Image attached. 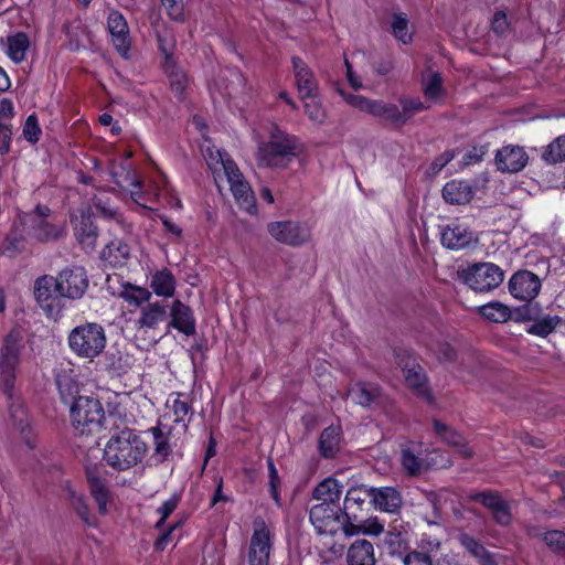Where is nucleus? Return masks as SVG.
I'll return each instance as SVG.
<instances>
[{
	"label": "nucleus",
	"instance_id": "obj_1",
	"mask_svg": "<svg viewBox=\"0 0 565 565\" xmlns=\"http://www.w3.org/2000/svg\"><path fill=\"white\" fill-rule=\"evenodd\" d=\"M267 137L257 142L255 159L260 168L285 169L303 149L297 136L274 122L267 126Z\"/></svg>",
	"mask_w": 565,
	"mask_h": 565
},
{
	"label": "nucleus",
	"instance_id": "obj_2",
	"mask_svg": "<svg viewBox=\"0 0 565 565\" xmlns=\"http://www.w3.org/2000/svg\"><path fill=\"white\" fill-rule=\"evenodd\" d=\"M341 497H330L328 500L316 504L310 510V521L319 534H334L342 530L345 535L355 534L352 516L348 512L349 504L359 503L356 499L344 497L343 507Z\"/></svg>",
	"mask_w": 565,
	"mask_h": 565
},
{
	"label": "nucleus",
	"instance_id": "obj_3",
	"mask_svg": "<svg viewBox=\"0 0 565 565\" xmlns=\"http://www.w3.org/2000/svg\"><path fill=\"white\" fill-rule=\"evenodd\" d=\"M148 451L146 441L134 430L113 435L104 447L105 462L117 470L130 469L142 461Z\"/></svg>",
	"mask_w": 565,
	"mask_h": 565
},
{
	"label": "nucleus",
	"instance_id": "obj_4",
	"mask_svg": "<svg viewBox=\"0 0 565 565\" xmlns=\"http://www.w3.org/2000/svg\"><path fill=\"white\" fill-rule=\"evenodd\" d=\"M107 335L105 328L97 322H84L67 334V347L78 359L94 362L105 351Z\"/></svg>",
	"mask_w": 565,
	"mask_h": 565
},
{
	"label": "nucleus",
	"instance_id": "obj_5",
	"mask_svg": "<svg viewBox=\"0 0 565 565\" xmlns=\"http://www.w3.org/2000/svg\"><path fill=\"white\" fill-rule=\"evenodd\" d=\"M24 350V338L20 330H11L4 338L0 349V390L13 397L15 383Z\"/></svg>",
	"mask_w": 565,
	"mask_h": 565
},
{
	"label": "nucleus",
	"instance_id": "obj_6",
	"mask_svg": "<svg viewBox=\"0 0 565 565\" xmlns=\"http://www.w3.org/2000/svg\"><path fill=\"white\" fill-rule=\"evenodd\" d=\"M401 462L404 470L412 476L420 475L433 468H447L450 458L438 449L425 448L420 443H411L402 450Z\"/></svg>",
	"mask_w": 565,
	"mask_h": 565
},
{
	"label": "nucleus",
	"instance_id": "obj_7",
	"mask_svg": "<svg viewBox=\"0 0 565 565\" xmlns=\"http://www.w3.org/2000/svg\"><path fill=\"white\" fill-rule=\"evenodd\" d=\"M71 420L78 434H93L98 431L105 420L102 403L90 396L75 398L71 407Z\"/></svg>",
	"mask_w": 565,
	"mask_h": 565
},
{
	"label": "nucleus",
	"instance_id": "obj_8",
	"mask_svg": "<svg viewBox=\"0 0 565 565\" xmlns=\"http://www.w3.org/2000/svg\"><path fill=\"white\" fill-rule=\"evenodd\" d=\"M341 96L351 107L362 111L380 121L398 126L399 107L396 104L383 99H372L362 95L347 94L339 90Z\"/></svg>",
	"mask_w": 565,
	"mask_h": 565
},
{
	"label": "nucleus",
	"instance_id": "obj_9",
	"mask_svg": "<svg viewBox=\"0 0 565 565\" xmlns=\"http://www.w3.org/2000/svg\"><path fill=\"white\" fill-rule=\"evenodd\" d=\"M267 232L276 242L292 247L308 244L312 238V228L307 222L275 221L267 224Z\"/></svg>",
	"mask_w": 565,
	"mask_h": 565
},
{
	"label": "nucleus",
	"instance_id": "obj_10",
	"mask_svg": "<svg viewBox=\"0 0 565 565\" xmlns=\"http://www.w3.org/2000/svg\"><path fill=\"white\" fill-rule=\"evenodd\" d=\"M504 271L493 263H481L469 267L465 273V282L475 291L488 292L499 287Z\"/></svg>",
	"mask_w": 565,
	"mask_h": 565
},
{
	"label": "nucleus",
	"instance_id": "obj_11",
	"mask_svg": "<svg viewBox=\"0 0 565 565\" xmlns=\"http://www.w3.org/2000/svg\"><path fill=\"white\" fill-rule=\"evenodd\" d=\"M88 288L86 271L81 266H72L61 270L55 278V291L70 299L81 298Z\"/></svg>",
	"mask_w": 565,
	"mask_h": 565
},
{
	"label": "nucleus",
	"instance_id": "obj_12",
	"mask_svg": "<svg viewBox=\"0 0 565 565\" xmlns=\"http://www.w3.org/2000/svg\"><path fill=\"white\" fill-rule=\"evenodd\" d=\"M270 551L271 539L269 529L262 519H256L249 543L248 564L269 565Z\"/></svg>",
	"mask_w": 565,
	"mask_h": 565
},
{
	"label": "nucleus",
	"instance_id": "obj_13",
	"mask_svg": "<svg viewBox=\"0 0 565 565\" xmlns=\"http://www.w3.org/2000/svg\"><path fill=\"white\" fill-rule=\"evenodd\" d=\"M508 287L513 298L530 302L540 294L542 282L537 275L524 269L511 276Z\"/></svg>",
	"mask_w": 565,
	"mask_h": 565
},
{
	"label": "nucleus",
	"instance_id": "obj_14",
	"mask_svg": "<svg viewBox=\"0 0 565 565\" xmlns=\"http://www.w3.org/2000/svg\"><path fill=\"white\" fill-rule=\"evenodd\" d=\"M230 172L224 175L236 203L249 214L256 212V201L250 185L244 179L237 166H228Z\"/></svg>",
	"mask_w": 565,
	"mask_h": 565
},
{
	"label": "nucleus",
	"instance_id": "obj_15",
	"mask_svg": "<svg viewBox=\"0 0 565 565\" xmlns=\"http://www.w3.org/2000/svg\"><path fill=\"white\" fill-rule=\"evenodd\" d=\"M71 504L81 519L89 526L97 524L96 513L105 515L109 497H71Z\"/></svg>",
	"mask_w": 565,
	"mask_h": 565
},
{
	"label": "nucleus",
	"instance_id": "obj_16",
	"mask_svg": "<svg viewBox=\"0 0 565 565\" xmlns=\"http://www.w3.org/2000/svg\"><path fill=\"white\" fill-rule=\"evenodd\" d=\"M291 63L299 98L306 100L317 97L319 85L312 71L300 57L294 56Z\"/></svg>",
	"mask_w": 565,
	"mask_h": 565
},
{
	"label": "nucleus",
	"instance_id": "obj_17",
	"mask_svg": "<svg viewBox=\"0 0 565 565\" xmlns=\"http://www.w3.org/2000/svg\"><path fill=\"white\" fill-rule=\"evenodd\" d=\"M345 491V494L352 492H367V494H397L396 490L392 488L384 489H366L364 486H356L355 482L344 484L335 477H328L322 480L315 489L313 494H341Z\"/></svg>",
	"mask_w": 565,
	"mask_h": 565
},
{
	"label": "nucleus",
	"instance_id": "obj_18",
	"mask_svg": "<svg viewBox=\"0 0 565 565\" xmlns=\"http://www.w3.org/2000/svg\"><path fill=\"white\" fill-rule=\"evenodd\" d=\"M72 223L75 237L81 246L87 252L94 250L98 238V230L94 225L90 214L81 210L78 214L72 216Z\"/></svg>",
	"mask_w": 565,
	"mask_h": 565
},
{
	"label": "nucleus",
	"instance_id": "obj_19",
	"mask_svg": "<svg viewBox=\"0 0 565 565\" xmlns=\"http://www.w3.org/2000/svg\"><path fill=\"white\" fill-rule=\"evenodd\" d=\"M529 161L525 150L519 146H504L495 154V164L501 172L515 173L521 171Z\"/></svg>",
	"mask_w": 565,
	"mask_h": 565
},
{
	"label": "nucleus",
	"instance_id": "obj_20",
	"mask_svg": "<svg viewBox=\"0 0 565 565\" xmlns=\"http://www.w3.org/2000/svg\"><path fill=\"white\" fill-rule=\"evenodd\" d=\"M107 25L115 49L122 56H127L130 49V35L125 17L119 11H111L108 14Z\"/></svg>",
	"mask_w": 565,
	"mask_h": 565
},
{
	"label": "nucleus",
	"instance_id": "obj_21",
	"mask_svg": "<svg viewBox=\"0 0 565 565\" xmlns=\"http://www.w3.org/2000/svg\"><path fill=\"white\" fill-rule=\"evenodd\" d=\"M167 308V305L160 301L141 307L139 317L135 321L137 333L146 334L150 330H156L166 320Z\"/></svg>",
	"mask_w": 565,
	"mask_h": 565
},
{
	"label": "nucleus",
	"instance_id": "obj_22",
	"mask_svg": "<svg viewBox=\"0 0 565 565\" xmlns=\"http://www.w3.org/2000/svg\"><path fill=\"white\" fill-rule=\"evenodd\" d=\"M50 210L47 207L39 206L36 213L32 216V231L33 235L39 241L57 239L65 233L64 224H51L46 221Z\"/></svg>",
	"mask_w": 565,
	"mask_h": 565
},
{
	"label": "nucleus",
	"instance_id": "obj_23",
	"mask_svg": "<svg viewBox=\"0 0 565 565\" xmlns=\"http://www.w3.org/2000/svg\"><path fill=\"white\" fill-rule=\"evenodd\" d=\"M476 241L475 234L461 224H449L441 232V244L448 249H462Z\"/></svg>",
	"mask_w": 565,
	"mask_h": 565
},
{
	"label": "nucleus",
	"instance_id": "obj_24",
	"mask_svg": "<svg viewBox=\"0 0 565 565\" xmlns=\"http://www.w3.org/2000/svg\"><path fill=\"white\" fill-rule=\"evenodd\" d=\"M169 326L185 335L195 333V318L191 308L180 300H174L170 309Z\"/></svg>",
	"mask_w": 565,
	"mask_h": 565
},
{
	"label": "nucleus",
	"instance_id": "obj_25",
	"mask_svg": "<svg viewBox=\"0 0 565 565\" xmlns=\"http://www.w3.org/2000/svg\"><path fill=\"white\" fill-rule=\"evenodd\" d=\"M403 372L408 387L413 390L417 396L429 401L430 393L423 367L412 360L403 364Z\"/></svg>",
	"mask_w": 565,
	"mask_h": 565
},
{
	"label": "nucleus",
	"instance_id": "obj_26",
	"mask_svg": "<svg viewBox=\"0 0 565 565\" xmlns=\"http://www.w3.org/2000/svg\"><path fill=\"white\" fill-rule=\"evenodd\" d=\"M347 565H376L373 544L364 539L355 540L348 548Z\"/></svg>",
	"mask_w": 565,
	"mask_h": 565
},
{
	"label": "nucleus",
	"instance_id": "obj_27",
	"mask_svg": "<svg viewBox=\"0 0 565 565\" xmlns=\"http://www.w3.org/2000/svg\"><path fill=\"white\" fill-rule=\"evenodd\" d=\"M434 429L439 438L456 448V451L459 456L463 458H471L475 455L473 449L465 441L462 436L451 427L435 419Z\"/></svg>",
	"mask_w": 565,
	"mask_h": 565
},
{
	"label": "nucleus",
	"instance_id": "obj_28",
	"mask_svg": "<svg viewBox=\"0 0 565 565\" xmlns=\"http://www.w3.org/2000/svg\"><path fill=\"white\" fill-rule=\"evenodd\" d=\"M131 258V248L122 239H113L102 250V259L110 267H122Z\"/></svg>",
	"mask_w": 565,
	"mask_h": 565
},
{
	"label": "nucleus",
	"instance_id": "obj_29",
	"mask_svg": "<svg viewBox=\"0 0 565 565\" xmlns=\"http://www.w3.org/2000/svg\"><path fill=\"white\" fill-rule=\"evenodd\" d=\"M387 554L392 557H403L411 552L408 534L397 527L388 530L382 541Z\"/></svg>",
	"mask_w": 565,
	"mask_h": 565
},
{
	"label": "nucleus",
	"instance_id": "obj_30",
	"mask_svg": "<svg viewBox=\"0 0 565 565\" xmlns=\"http://www.w3.org/2000/svg\"><path fill=\"white\" fill-rule=\"evenodd\" d=\"M479 501L483 507L490 510L494 520L501 525H508L511 522V507L503 497H470Z\"/></svg>",
	"mask_w": 565,
	"mask_h": 565
},
{
	"label": "nucleus",
	"instance_id": "obj_31",
	"mask_svg": "<svg viewBox=\"0 0 565 565\" xmlns=\"http://www.w3.org/2000/svg\"><path fill=\"white\" fill-rule=\"evenodd\" d=\"M203 156L209 168L215 174V178H220L221 173L226 175L230 172L228 166H236L235 162L215 146H206L203 149Z\"/></svg>",
	"mask_w": 565,
	"mask_h": 565
},
{
	"label": "nucleus",
	"instance_id": "obj_32",
	"mask_svg": "<svg viewBox=\"0 0 565 565\" xmlns=\"http://www.w3.org/2000/svg\"><path fill=\"white\" fill-rule=\"evenodd\" d=\"M423 92L426 99L433 104H440L445 97L441 75L427 70L422 75Z\"/></svg>",
	"mask_w": 565,
	"mask_h": 565
},
{
	"label": "nucleus",
	"instance_id": "obj_33",
	"mask_svg": "<svg viewBox=\"0 0 565 565\" xmlns=\"http://www.w3.org/2000/svg\"><path fill=\"white\" fill-rule=\"evenodd\" d=\"M443 196L451 204H466L472 198V189L467 181L451 180L445 184Z\"/></svg>",
	"mask_w": 565,
	"mask_h": 565
},
{
	"label": "nucleus",
	"instance_id": "obj_34",
	"mask_svg": "<svg viewBox=\"0 0 565 565\" xmlns=\"http://www.w3.org/2000/svg\"><path fill=\"white\" fill-rule=\"evenodd\" d=\"M150 433L152 434L153 437L156 457H158L160 460H164L171 451V446L169 443L171 435V426L169 425V423L159 420L158 425L150 429Z\"/></svg>",
	"mask_w": 565,
	"mask_h": 565
},
{
	"label": "nucleus",
	"instance_id": "obj_35",
	"mask_svg": "<svg viewBox=\"0 0 565 565\" xmlns=\"http://www.w3.org/2000/svg\"><path fill=\"white\" fill-rule=\"evenodd\" d=\"M161 420L164 423L172 420L174 424L180 425L181 429L185 431L190 420V406L188 402L181 399L179 395L174 397L171 404L168 403V412Z\"/></svg>",
	"mask_w": 565,
	"mask_h": 565
},
{
	"label": "nucleus",
	"instance_id": "obj_36",
	"mask_svg": "<svg viewBox=\"0 0 565 565\" xmlns=\"http://www.w3.org/2000/svg\"><path fill=\"white\" fill-rule=\"evenodd\" d=\"M150 287L157 296L170 298L175 291V278L167 268L157 270L151 276Z\"/></svg>",
	"mask_w": 565,
	"mask_h": 565
},
{
	"label": "nucleus",
	"instance_id": "obj_37",
	"mask_svg": "<svg viewBox=\"0 0 565 565\" xmlns=\"http://www.w3.org/2000/svg\"><path fill=\"white\" fill-rule=\"evenodd\" d=\"M380 395L377 385L365 382H358L353 384L349 391L348 396L361 406H370Z\"/></svg>",
	"mask_w": 565,
	"mask_h": 565
},
{
	"label": "nucleus",
	"instance_id": "obj_38",
	"mask_svg": "<svg viewBox=\"0 0 565 565\" xmlns=\"http://www.w3.org/2000/svg\"><path fill=\"white\" fill-rule=\"evenodd\" d=\"M476 311L484 319L495 323H504L512 317L510 307L501 301H490L478 306Z\"/></svg>",
	"mask_w": 565,
	"mask_h": 565
},
{
	"label": "nucleus",
	"instance_id": "obj_39",
	"mask_svg": "<svg viewBox=\"0 0 565 565\" xmlns=\"http://www.w3.org/2000/svg\"><path fill=\"white\" fill-rule=\"evenodd\" d=\"M117 296L129 306L141 307L150 300L152 294L147 288L125 282L120 285Z\"/></svg>",
	"mask_w": 565,
	"mask_h": 565
},
{
	"label": "nucleus",
	"instance_id": "obj_40",
	"mask_svg": "<svg viewBox=\"0 0 565 565\" xmlns=\"http://www.w3.org/2000/svg\"><path fill=\"white\" fill-rule=\"evenodd\" d=\"M29 46V38L22 32L9 35L6 40V53L14 63L24 61Z\"/></svg>",
	"mask_w": 565,
	"mask_h": 565
},
{
	"label": "nucleus",
	"instance_id": "obj_41",
	"mask_svg": "<svg viewBox=\"0 0 565 565\" xmlns=\"http://www.w3.org/2000/svg\"><path fill=\"white\" fill-rule=\"evenodd\" d=\"M93 206L99 217L105 221H113L117 224H122L124 218L119 211L111 204L104 192H99L93 198Z\"/></svg>",
	"mask_w": 565,
	"mask_h": 565
},
{
	"label": "nucleus",
	"instance_id": "obj_42",
	"mask_svg": "<svg viewBox=\"0 0 565 565\" xmlns=\"http://www.w3.org/2000/svg\"><path fill=\"white\" fill-rule=\"evenodd\" d=\"M340 445V429L334 426H329L323 429L319 440L320 454L326 458L333 457Z\"/></svg>",
	"mask_w": 565,
	"mask_h": 565
},
{
	"label": "nucleus",
	"instance_id": "obj_43",
	"mask_svg": "<svg viewBox=\"0 0 565 565\" xmlns=\"http://www.w3.org/2000/svg\"><path fill=\"white\" fill-rule=\"evenodd\" d=\"M164 71L169 77L171 89L177 95H181L188 85V77L183 70L179 67L169 55H167Z\"/></svg>",
	"mask_w": 565,
	"mask_h": 565
},
{
	"label": "nucleus",
	"instance_id": "obj_44",
	"mask_svg": "<svg viewBox=\"0 0 565 565\" xmlns=\"http://www.w3.org/2000/svg\"><path fill=\"white\" fill-rule=\"evenodd\" d=\"M531 535L534 537H540L553 553L565 558V533L563 531H536L531 533Z\"/></svg>",
	"mask_w": 565,
	"mask_h": 565
},
{
	"label": "nucleus",
	"instance_id": "obj_45",
	"mask_svg": "<svg viewBox=\"0 0 565 565\" xmlns=\"http://www.w3.org/2000/svg\"><path fill=\"white\" fill-rule=\"evenodd\" d=\"M398 102L402 107L399 108L398 127L405 125L415 114L426 108L418 97H402Z\"/></svg>",
	"mask_w": 565,
	"mask_h": 565
},
{
	"label": "nucleus",
	"instance_id": "obj_46",
	"mask_svg": "<svg viewBox=\"0 0 565 565\" xmlns=\"http://www.w3.org/2000/svg\"><path fill=\"white\" fill-rule=\"evenodd\" d=\"M562 319L558 316H544L537 320H535L529 328L527 332L530 334L539 335V337H547L552 333L555 328L561 323Z\"/></svg>",
	"mask_w": 565,
	"mask_h": 565
},
{
	"label": "nucleus",
	"instance_id": "obj_47",
	"mask_svg": "<svg viewBox=\"0 0 565 565\" xmlns=\"http://www.w3.org/2000/svg\"><path fill=\"white\" fill-rule=\"evenodd\" d=\"M391 30L394 38L403 44H409L413 35L408 31V19L405 13H396L392 18Z\"/></svg>",
	"mask_w": 565,
	"mask_h": 565
},
{
	"label": "nucleus",
	"instance_id": "obj_48",
	"mask_svg": "<svg viewBox=\"0 0 565 565\" xmlns=\"http://www.w3.org/2000/svg\"><path fill=\"white\" fill-rule=\"evenodd\" d=\"M429 530L424 532L420 536L418 547L425 554L436 552L441 545V535L435 532L433 525L437 524L436 520L428 521Z\"/></svg>",
	"mask_w": 565,
	"mask_h": 565
},
{
	"label": "nucleus",
	"instance_id": "obj_49",
	"mask_svg": "<svg viewBox=\"0 0 565 565\" xmlns=\"http://www.w3.org/2000/svg\"><path fill=\"white\" fill-rule=\"evenodd\" d=\"M303 109L308 118L318 126H321L327 120V113L321 104V102L317 97H311L309 99L302 100Z\"/></svg>",
	"mask_w": 565,
	"mask_h": 565
},
{
	"label": "nucleus",
	"instance_id": "obj_50",
	"mask_svg": "<svg viewBox=\"0 0 565 565\" xmlns=\"http://www.w3.org/2000/svg\"><path fill=\"white\" fill-rule=\"evenodd\" d=\"M56 385L63 397H72L78 391V384L72 376V370L58 372Z\"/></svg>",
	"mask_w": 565,
	"mask_h": 565
},
{
	"label": "nucleus",
	"instance_id": "obj_51",
	"mask_svg": "<svg viewBox=\"0 0 565 565\" xmlns=\"http://www.w3.org/2000/svg\"><path fill=\"white\" fill-rule=\"evenodd\" d=\"M543 159L547 163H558L565 160V136H561L548 145L543 153Z\"/></svg>",
	"mask_w": 565,
	"mask_h": 565
},
{
	"label": "nucleus",
	"instance_id": "obj_52",
	"mask_svg": "<svg viewBox=\"0 0 565 565\" xmlns=\"http://www.w3.org/2000/svg\"><path fill=\"white\" fill-rule=\"evenodd\" d=\"M353 521V527L355 529V534L363 533L367 535H379L383 532V524L377 519H367L363 522H360L356 515H351Z\"/></svg>",
	"mask_w": 565,
	"mask_h": 565
},
{
	"label": "nucleus",
	"instance_id": "obj_53",
	"mask_svg": "<svg viewBox=\"0 0 565 565\" xmlns=\"http://www.w3.org/2000/svg\"><path fill=\"white\" fill-rule=\"evenodd\" d=\"M55 290V279L52 277H42L35 282L34 295L39 302L47 301Z\"/></svg>",
	"mask_w": 565,
	"mask_h": 565
},
{
	"label": "nucleus",
	"instance_id": "obj_54",
	"mask_svg": "<svg viewBox=\"0 0 565 565\" xmlns=\"http://www.w3.org/2000/svg\"><path fill=\"white\" fill-rule=\"evenodd\" d=\"M372 501L376 509L387 513H397L402 507V497H373Z\"/></svg>",
	"mask_w": 565,
	"mask_h": 565
},
{
	"label": "nucleus",
	"instance_id": "obj_55",
	"mask_svg": "<svg viewBox=\"0 0 565 565\" xmlns=\"http://www.w3.org/2000/svg\"><path fill=\"white\" fill-rule=\"evenodd\" d=\"M431 351L439 361L450 362L456 356L455 349L447 342L437 341L431 345Z\"/></svg>",
	"mask_w": 565,
	"mask_h": 565
},
{
	"label": "nucleus",
	"instance_id": "obj_56",
	"mask_svg": "<svg viewBox=\"0 0 565 565\" xmlns=\"http://www.w3.org/2000/svg\"><path fill=\"white\" fill-rule=\"evenodd\" d=\"M23 136L24 138L32 142V143H35L39 141L40 139V136H41V128L38 124V119L34 115H30L25 122H24V126H23Z\"/></svg>",
	"mask_w": 565,
	"mask_h": 565
},
{
	"label": "nucleus",
	"instance_id": "obj_57",
	"mask_svg": "<svg viewBox=\"0 0 565 565\" xmlns=\"http://www.w3.org/2000/svg\"><path fill=\"white\" fill-rule=\"evenodd\" d=\"M404 565H433V559L429 555L419 551H411L405 554L403 558Z\"/></svg>",
	"mask_w": 565,
	"mask_h": 565
},
{
	"label": "nucleus",
	"instance_id": "obj_58",
	"mask_svg": "<svg viewBox=\"0 0 565 565\" xmlns=\"http://www.w3.org/2000/svg\"><path fill=\"white\" fill-rule=\"evenodd\" d=\"M161 3L172 20L181 21L183 19L182 0H161Z\"/></svg>",
	"mask_w": 565,
	"mask_h": 565
},
{
	"label": "nucleus",
	"instance_id": "obj_59",
	"mask_svg": "<svg viewBox=\"0 0 565 565\" xmlns=\"http://www.w3.org/2000/svg\"><path fill=\"white\" fill-rule=\"evenodd\" d=\"M178 505V499L175 497L164 501L163 504L158 509L161 514L160 520L156 523V529L160 530L166 519L175 510Z\"/></svg>",
	"mask_w": 565,
	"mask_h": 565
},
{
	"label": "nucleus",
	"instance_id": "obj_60",
	"mask_svg": "<svg viewBox=\"0 0 565 565\" xmlns=\"http://www.w3.org/2000/svg\"><path fill=\"white\" fill-rule=\"evenodd\" d=\"M87 480L90 487L92 494H105L107 491L105 480L95 472L88 471Z\"/></svg>",
	"mask_w": 565,
	"mask_h": 565
},
{
	"label": "nucleus",
	"instance_id": "obj_61",
	"mask_svg": "<svg viewBox=\"0 0 565 565\" xmlns=\"http://www.w3.org/2000/svg\"><path fill=\"white\" fill-rule=\"evenodd\" d=\"M180 525V523H174L170 525L168 530L163 531V533L154 542V547L158 551H163L168 544L172 541V532Z\"/></svg>",
	"mask_w": 565,
	"mask_h": 565
},
{
	"label": "nucleus",
	"instance_id": "obj_62",
	"mask_svg": "<svg viewBox=\"0 0 565 565\" xmlns=\"http://www.w3.org/2000/svg\"><path fill=\"white\" fill-rule=\"evenodd\" d=\"M509 28L504 12H497L492 20V29L495 33L503 34Z\"/></svg>",
	"mask_w": 565,
	"mask_h": 565
},
{
	"label": "nucleus",
	"instance_id": "obj_63",
	"mask_svg": "<svg viewBox=\"0 0 565 565\" xmlns=\"http://www.w3.org/2000/svg\"><path fill=\"white\" fill-rule=\"evenodd\" d=\"M462 544L476 558L486 550L477 540L467 535L462 537Z\"/></svg>",
	"mask_w": 565,
	"mask_h": 565
},
{
	"label": "nucleus",
	"instance_id": "obj_64",
	"mask_svg": "<svg viewBox=\"0 0 565 565\" xmlns=\"http://www.w3.org/2000/svg\"><path fill=\"white\" fill-rule=\"evenodd\" d=\"M267 465H268L270 491H271V494H277L279 491L278 471H277L274 462L270 459L267 461Z\"/></svg>",
	"mask_w": 565,
	"mask_h": 565
}]
</instances>
